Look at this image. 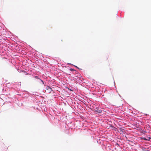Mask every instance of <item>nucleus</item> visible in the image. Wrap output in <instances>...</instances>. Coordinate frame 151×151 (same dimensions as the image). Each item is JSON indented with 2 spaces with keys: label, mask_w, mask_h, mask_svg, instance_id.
Instances as JSON below:
<instances>
[{
  "label": "nucleus",
  "mask_w": 151,
  "mask_h": 151,
  "mask_svg": "<svg viewBox=\"0 0 151 151\" xmlns=\"http://www.w3.org/2000/svg\"><path fill=\"white\" fill-rule=\"evenodd\" d=\"M95 111L98 113H101L102 112V110L99 109H97V110H95Z\"/></svg>",
  "instance_id": "f257e3e1"
},
{
  "label": "nucleus",
  "mask_w": 151,
  "mask_h": 151,
  "mask_svg": "<svg viewBox=\"0 0 151 151\" xmlns=\"http://www.w3.org/2000/svg\"><path fill=\"white\" fill-rule=\"evenodd\" d=\"M143 139L145 140H149L151 139V138L150 137H148V139H146L145 138H144Z\"/></svg>",
  "instance_id": "f03ea898"
},
{
  "label": "nucleus",
  "mask_w": 151,
  "mask_h": 151,
  "mask_svg": "<svg viewBox=\"0 0 151 151\" xmlns=\"http://www.w3.org/2000/svg\"><path fill=\"white\" fill-rule=\"evenodd\" d=\"M35 78H36V79H39L41 81H42V82L43 81H42V80H41V79H40L37 76H35Z\"/></svg>",
  "instance_id": "7ed1b4c3"
},
{
  "label": "nucleus",
  "mask_w": 151,
  "mask_h": 151,
  "mask_svg": "<svg viewBox=\"0 0 151 151\" xmlns=\"http://www.w3.org/2000/svg\"><path fill=\"white\" fill-rule=\"evenodd\" d=\"M70 71H75V70L73 69H72V68H70Z\"/></svg>",
  "instance_id": "20e7f679"
},
{
  "label": "nucleus",
  "mask_w": 151,
  "mask_h": 151,
  "mask_svg": "<svg viewBox=\"0 0 151 151\" xmlns=\"http://www.w3.org/2000/svg\"><path fill=\"white\" fill-rule=\"evenodd\" d=\"M149 151V150H148V151Z\"/></svg>",
  "instance_id": "39448f33"
}]
</instances>
